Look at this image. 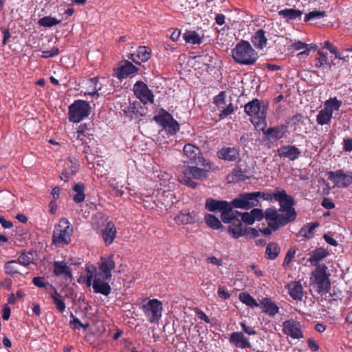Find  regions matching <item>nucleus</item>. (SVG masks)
I'll return each mask as SVG.
<instances>
[{"instance_id": "12", "label": "nucleus", "mask_w": 352, "mask_h": 352, "mask_svg": "<svg viewBox=\"0 0 352 352\" xmlns=\"http://www.w3.org/2000/svg\"><path fill=\"white\" fill-rule=\"evenodd\" d=\"M265 219L267 221L268 227L260 231L265 236L271 234L272 232L287 225L278 218V211L275 208H269L265 210Z\"/></svg>"}, {"instance_id": "46", "label": "nucleus", "mask_w": 352, "mask_h": 352, "mask_svg": "<svg viewBox=\"0 0 352 352\" xmlns=\"http://www.w3.org/2000/svg\"><path fill=\"white\" fill-rule=\"evenodd\" d=\"M239 300L247 306L254 308L258 306L256 300L248 293L242 292L239 296Z\"/></svg>"}, {"instance_id": "36", "label": "nucleus", "mask_w": 352, "mask_h": 352, "mask_svg": "<svg viewBox=\"0 0 352 352\" xmlns=\"http://www.w3.org/2000/svg\"><path fill=\"white\" fill-rule=\"evenodd\" d=\"M85 185L81 183H77L73 188L74 191L76 194L73 197V200L75 203L80 204L85 199Z\"/></svg>"}, {"instance_id": "33", "label": "nucleus", "mask_w": 352, "mask_h": 352, "mask_svg": "<svg viewBox=\"0 0 352 352\" xmlns=\"http://www.w3.org/2000/svg\"><path fill=\"white\" fill-rule=\"evenodd\" d=\"M3 269L5 273L11 276L21 273L20 264L16 260H12L4 264Z\"/></svg>"}, {"instance_id": "60", "label": "nucleus", "mask_w": 352, "mask_h": 352, "mask_svg": "<svg viewBox=\"0 0 352 352\" xmlns=\"http://www.w3.org/2000/svg\"><path fill=\"white\" fill-rule=\"evenodd\" d=\"M252 218L255 221H261L263 219V217H265V212L261 209L258 208H254L250 212Z\"/></svg>"}, {"instance_id": "55", "label": "nucleus", "mask_w": 352, "mask_h": 352, "mask_svg": "<svg viewBox=\"0 0 352 352\" xmlns=\"http://www.w3.org/2000/svg\"><path fill=\"white\" fill-rule=\"evenodd\" d=\"M221 111L219 113V117L220 120H223L231 115L234 111V107L232 102H230L226 107L221 108Z\"/></svg>"}, {"instance_id": "25", "label": "nucleus", "mask_w": 352, "mask_h": 352, "mask_svg": "<svg viewBox=\"0 0 352 352\" xmlns=\"http://www.w3.org/2000/svg\"><path fill=\"white\" fill-rule=\"evenodd\" d=\"M116 228L112 221H108L104 230H102V237L106 245L113 243L116 236Z\"/></svg>"}, {"instance_id": "20", "label": "nucleus", "mask_w": 352, "mask_h": 352, "mask_svg": "<svg viewBox=\"0 0 352 352\" xmlns=\"http://www.w3.org/2000/svg\"><path fill=\"white\" fill-rule=\"evenodd\" d=\"M277 152L280 157L287 158L291 161L296 160L301 154L300 150L292 145L283 146L278 149Z\"/></svg>"}, {"instance_id": "38", "label": "nucleus", "mask_w": 352, "mask_h": 352, "mask_svg": "<svg viewBox=\"0 0 352 352\" xmlns=\"http://www.w3.org/2000/svg\"><path fill=\"white\" fill-rule=\"evenodd\" d=\"M183 37L186 43L192 45H199L203 42V38L195 31H186Z\"/></svg>"}, {"instance_id": "17", "label": "nucleus", "mask_w": 352, "mask_h": 352, "mask_svg": "<svg viewBox=\"0 0 352 352\" xmlns=\"http://www.w3.org/2000/svg\"><path fill=\"white\" fill-rule=\"evenodd\" d=\"M116 264L112 256L100 257L98 263V272L94 274H100L106 279H111V271L115 268Z\"/></svg>"}, {"instance_id": "59", "label": "nucleus", "mask_w": 352, "mask_h": 352, "mask_svg": "<svg viewBox=\"0 0 352 352\" xmlns=\"http://www.w3.org/2000/svg\"><path fill=\"white\" fill-rule=\"evenodd\" d=\"M323 47L329 50L331 54H335L336 58L342 59L340 54L337 51V48L333 46L329 41H324Z\"/></svg>"}, {"instance_id": "27", "label": "nucleus", "mask_w": 352, "mask_h": 352, "mask_svg": "<svg viewBox=\"0 0 352 352\" xmlns=\"http://www.w3.org/2000/svg\"><path fill=\"white\" fill-rule=\"evenodd\" d=\"M251 41L256 49H263L266 47L267 43L265 32L262 29L257 30L252 36Z\"/></svg>"}, {"instance_id": "10", "label": "nucleus", "mask_w": 352, "mask_h": 352, "mask_svg": "<svg viewBox=\"0 0 352 352\" xmlns=\"http://www.w3.org/2000/svg\"><path fill=\"white\" fill-rule=\"evenodd\" d=\"M184 162L188 165H199L204 167L208 166V163L204 160L201 150L199 147L192 144H186L184 148Z\"/></svg>"}, {"instance_id": "63", "label": "nucleus", "mask_w": 352, "mask_h": 352, "mask_svg": "<svg viewBox=\"0 0 352 352\" xmlns=\"http://www.w3.org/2000/svg\"><path fill=\"white\" fill-rule=\"evenodd\" d=\"M240 325L243 331L249 336H254L256 334V331L252 327L248 326L245 322H241Z\"/></svg>"}, {"instance_id": "64", "label": "nucleus", "mask_w": 352, "mask_h": 352, "mask_svg": "<svg viewBox=\"0 0 352 352\" xmlns=\"http://www.w3.org/2000/svg\"><path fill=\"white\" fill-rule=\"evenodd\" d=\"M241 221H243L248 225H252L254 223V219L250 212H243Z\"/></svg>"}, {"instance_id": "5", "label": "nucleus", "mask_w": 352, "mask_h": 352, "mask_svg": "<svg viewBox=\"0 0 352 352\" xmlns=\"http://www.w3.org/2000/svg\"><path fill=\"white\" fill-rule=\"evenodd\" d=\"M73 227L65 218H62L54 227L52 235V243L58 247H63L71 241Z\"/></svg>"}, {"instance_id": "8", "label": "nucleus", "mask_w": 352, "mask_h": 352, "mask_svg": "<svg viewBox=\"0 0 352 352\" xmlns=\"http://www.w3.org/2000/svg\"><path fill=\"white\" fill-rule=\"evenodd\" d=\"M244 109L253 124L259 126L265 123L267 107L265 105L261 106L259 100H252L244 106Z\"/></svg>"}, {"instance_id": "52", "label": "nucleus", "mask_w": 352, "mask_h": 352, "mask_svg": "<svg viewBox=\"0 0 352 352\" xmlns=\"http://www.w3.org/2000/svg\"><path fill=\"white\" fill-rule=\"evenodd\" d=\"M32 283L37 287L41 288H45L47 290L50 288L52 290H54L55 288L51 284H50L47 281H46L44 277H34L32 279Z\"/></svg>"}, {"instance_id": "47", "label": "nucleus", "mask_w": 352, "mask_h": 352, "mask_svg": "<svg viewBox=\"0 0 352 352\" xmlns=\"http://www.w3.org/2000/svg\"><path fill=\"white\" fill-rule=\"evenodd\" d=\"M51 297L53 299L56 309L60 313L65 311L66 307L65 303L56 289L53 290V293L51 294Z\"/></svg>"}, {"instance_id": "31", "label": "nucleus", "mask_w": 352, "mask_h": 352, "mask_svg": "<svg viewBox=\"0 0 352 352\" xmlns=\"http://www.w3.org/2000/svg\"><path fill=\"white\" fill-rule=\"evenodd\" d=\"M261 304L264 308L263 312L270 316H275L279 311V307L270 298H263Z\"/></svg>"}, {"instance_id": "28", "label": "nucleus", "mask_w": 352, "mask_h": 352, "mask_svg": "<svg viewBox=\"0 0 352 352\" xmlns=\"http://www.w3.org/2000/svg\"><path fill=\"white\" fill-rule=\"evenodd\" d=\"M54 274L56 276L64 274L69 278L72 277V270L64 261L54 262Z\"/></svg>"}, {"instance_id": "50", "label": "nucleus", "mask_w": 352, "mask_h": 352, "mask_svg": "<svg viewBox=\"0 0 352 352\" xmlns=\"http://www.w3.org/2000/svg\"><path fill=\"white\" fill-rule=\"evenodd\" d=\"M60 23V20H58L56 18L52 17L51 16L41 18L38 21V24L39 25L45 28H51L59 24Z\"/></svg>"}, {"instance_id": "35", "label": "nucleus", "mask_w": 352, "mask_h": 352, "mask_svg": "<svg viewBox=\"0 0 352 352\" xmlns=\"http://www.w3.org/2000/svg\"><path fill=\"white\" fill-rule=\"evenodd\" d=\"M175 221L177 224H191L196 221L195 215L188 212V213H179L175 216L174 219Z\"/></svg>"}, {"instance_id": "37", "label": "nucleus", "mask_w": 352, "mask_h": 352, "mask_svg": "<svg viewBox=\"0 0 352 352\" xmlns=\"http://www.w3.org/2000/svg\"><path fill=\"white\" fill-rule=\"evenodd\" d=\"M141 108L140 103L139 102H135L130 103L129 105L124 107L122 109L124 113L129 118H133L135 116H138L140 113V109Z\"/></svg>"}, {"instance_id": "29", "label": "nucleus", "mask_w": 352, "mask_h": 352, "mask_svg": "<svg viewBox=\"0 0 352 352\" xmlns=\"http://www.w3.org/2000/svg\"><path fill=\"white\" fill-rule=\"evenodd\" d=\"M327 255L328 252L324 248H316L312 252L311 256L309 258V261L311 263L312 265L316 266V267H317L318 266L320 265L319 262L325 257H327Z\"/></svg>"}, {"instance_id": "3", "label": "nucleus", "mask_w": 352, "mask_h": 352, "mask_svg": "<svg viewBox=\"0 0 352 352\" xmlns=\"http://www.w3.org/2000/svg\"><path fill=\"white\" fill-rule=\"evenodd\" d=\"M87 278L86 285L87 287L92 285L94 292L108 296L111 291L109 281L111 279H106L101 276L100 274H94L96 267L94 266H86Z\"/></svg>"}, {"instance_id": "53", "label": "nucleus", "mask_w": 352, "mask_h": 352, "mask_svg": "<svg viewBox=\"0 0 352 352\" xmlns=\"http://www.w3.org/2000/svg\"><path fill=\"white\" fill-rule=\"evenodd\" d=\"M88 128L87 124H80L76 131V139L80 140L82 142H85L84 137L86 136L87 133Z\"/></svg>"}, {"instance_id": "9", "label": "nucleus", "mask_w": 352, "mask_h": 352, "mask_svg": "<svg viewBox=\"0 0 352 352\" xmlns=\"http://www.w3.org/2000/svg\"><path fill=\"white\" fill-rule=\"evenodd\" d=\"M91 106L87 101L76 100L69 107V120L74 123L80 122L89 115Z\"/></svg>"}, {"instance_id": "43", "label": "nucleus", "mask_w": 352, "mask_h": 352, "mask_svg": "<svg viewBox=\"0 0 352 352\" xmlns=\"http://www.w3.org/2000/svg\"><path fill=\"white\" fill-rule=\"evenodd\" d=\"M278 14L287 19L294 20L302 14V12L293 8H286L278 12Z\"/></svg>"}, {"instance_id": "14", "label": "nucleus", "mask_w": 352, "mask_h": 352, "mask_svg": "<svg viewBox=\"0 0 352 352\" xmlns=\"http://www.w3.org/2000/svg\"><path fill=\"white\" fill-rule=\"evenodd\" d=\"M328 179L339 188H347L352 184V172H344L342 169L329 171Z\"/></svg>"}, {"instance_id": "57", "label": "nucleus", "mask_w": 352, "mask_h": 352, "mask_svg": "<svg viewBox=\"0 0 352 352\" xmlns=\"http://www.w3.org/2000/svg\"><path fill=\"white\" fill-rule=\"evenodd\" d=\"M214 103L220 109L223 108L226 104V93L224 91L220 92L214 98Z\"/></svg>"}, {"instance_id": "18", "label": "nucleus", "mask_w": 352, "mask_h": 352, "mask_svg": "<svg viewBox=\"0 0 352 352\" xmlns=\"http://www.w3.org/2000/svg\"><path fill=\"white\" fill-rule=\"evenodd\" d=\"M138 68L129 60H122L120 66L113 70V76L122 80L131 75L135 74Z\"/></svg>"}, {"instance_id": "49", "label": "nucleus", "mask_w": 352, "mask_h": 352, "mask_svg": "<svg viewBox=\"0 0 352 352\" xmlns=\"http://www.w3.org/2000/svg\"><path fill=\"white\" fill-rule=\"evenodd\" d=\"M204 219L207 226L212 229H219L222 226L218 217L214 214H207L205 215Z\"/></svg>"}, {"instance_id": "23", "label": "nucleus", "mask_w": 352, "mask_h": 352, "mask_svg": "<svg viewBox=\"0 0 352 352\" xmlns=\"http://www.w3.org/2000/svg\"><path fill=\"white\" fill-rule=\"evenodd\" d=\"M151 54V50L146 46H140L137 50L136 54L131 53L128 58L131 59L134 63L140 64V61H147Z\"/></svg>"}, {"instance_id": "32", "label": "nucleus", "mask_w": 352, "mask_h": 352, "mask_svg": "<svg viewBox=\"0 0 352 352\" xmlns=\"http://www.w3.org/2000/svg\"><path fill=\"white\" fill-rule=\"evenodd\" d=\"M287 131V127L285 125L278 126L277 127H270L267 129L265 134L274 140L282 138Z\"/></svg>"}, {"instance_id": "61", "label": "nucleus", "mask_w": 352, "mask_h": 352, "mask_svg": "<svg viewBox=\"0 0 352 352\" xmlns=\"http://www.w3.org/2000/svg\"><path fill=\"white\" fill-rule=\"evenodd\" d=\"M59 54V50L56 47H53L50 50H44L42 51L41 56L45 58H47L50 57H53Z\"/></svg>"}, {"instance_id": "41", "label": "nucleus", "mask_w": 352, "mask_h": 352, "mask_svg": "<svg viewBox=\"0 0 352 352\" xmlns=\"http://www.w3.org/2000/svg\"><path fill=\"white\" fill-rule=\"evenodd\" d=\"M342 105V101L337 99L336 97L330 98L326 100L324 104V108L333 116L334 111H338Z\"/></svg>"}, {"instance_id": "54", "label": "nucleus", "mask_w": 352, "mask_h": 352, "mask_svg": "<svg viewBox=\"0 0 352 352\" xmlns=\"http://www.w3.org/2000/svg\"><path fill=\"white\" fill-rule=\"evenodd\" d=\"M326 16L324 11L313 10L305 14V21H311L315 19H321Z\"/></svg>"}, {"instance_id": "11", "label": "nucleus", "mask_w": 352, "mask_h": 352, "mask_svg": "<svg viewBox=\"0 0 352 352\" xmlns=\"http://www.w3.org/2000/svg\"><path fill=\"white\" fill-rule=\"evenodd\" d=\"M155 122L159 124L170 135H175L179 129L178 122L173 116L164 109H161L154 117Z\"/></svg>"}, {"instance_id": "22", "label": "nucleus", "mask_w": 352, "mask_h": 352, "mask_svg": "<svg viewBox=\"0 0 352 352\" xmlns=\"http://www.w3.org/2000/svg\"><path fill=\"white\" fill-rule=\"evenodd\" d=\"M286 288L290 297L295 300L301 301L303 298V287L300 281H291L287 283Z\"/></svg>"}, {"instance_id": "26", "label": "nucleus", "mask_w": 352, "mask_h": 352, "mask_svg": "<svg viewBox=\"0 0 352 352\" xmlns=\"http://www.w3.org/2000/svg\"><path fill=\"white\" fill-rule=\"evenodd\" d=\"M230 203L226 201L217 200L208 198L206 201V209L210 212H221L229 206Z\"/></svg>"}, {"instance_id": "34", "label": "nucleus", "mask_w": 352, "mask_h": 352, "mask_svg": "<svg viewBox=\"0 0 352 352\" xmlns=\"http://www.w3.org/2000/svg\"><path fill=\"white\" fill-rule=\"evenodd\" d=\"M318 226L319 223L316 222L307 223L300 228L298 235L305 239H311L313 237L315 229Z\"/></svg>"}, {"instance_id": "39", "label": "nucleus", "mask_w": 352, "mask_h": 352, "mask_svg": "<svg viewBox=\"0 0 352 352\" xmlns=\"http://www.w3.org/2000/svg\"><path fill=\"white\" fill-rule=\"evenodd\" d=\"M280 252V248L277 243L270 242L267 244L265 250V254L270 260H274L277 258Z\"/></svg>"}, {"instance_id": "40", "label": "nucleus", "mask_w": 352, "mask_h": 352, "mask_svg": "<svg viewBox=\"0 0 352 352\" xmlns=\"http://www.w3.org/2000/svg\"><path fill=\"white\" fill-rule=\"evenodd\" d=\"M248 179L245 172L241 168L234 169L231 174L227 176V181L230 182H236L239 181H245Z\"/></svg>"}, {"instance_id": "56", "label": "nucleus", "mask_w": 352, "mask_h": 352, "mask_svg": "<svg viewBox=\"0 0 352 352\" xmlns=\"http://www.w3.org/2000/svg\"><path fill=\"white\" fill-rule=\"evenodd\" d=\"M295 255H296V250L295 248H290L285 256V258H284V261H283V266L284 267H286L289 265V264L293 261V259L295 257Z\"/></svg>"}, {"instance_id": "15", "label": "nucleus", "mask_w": 352, "mask_h": 352, "mask_svg": "<svg viewBox=\"0 0 352 352\" xmlns=\"http://www.w3.org/2000/svg\"><path fill=\"white\" fill-rule=\"evenodd\" d=\"M133 92L137 98L144 104H152L154 95L148 86L142 81H138L133 85Z\"/></svg>"}, {"instance_id": "16", "label": "nucleus", "mask_w": 352, "mask_h": 352, "mask_svg": "<svg viewBox=\"0 0 352 352\" xmlns=\"http://www.w3.org/2000/svg\"><path fill=\"white\" fill-rule=\"evenodd\" d=\"M283 333L293 339H301L304 337L300 323L293 319L283 323Z\"/></svg>"}, {"instance_id": "13", "label": "nucleus", "mask_w": 352, "mask_h": 352, "mask_svg": "<svg viewBox=\"0 0 352 352\" xmlns=\"http://www.w3.org/2000/svg\"><path fill=\"white\" fill-rule=\"evenodd\" d=\"M260 197L259 192L241 194L239 197L232 200V206L236 208L248 210L257 206Z\"/></svg>"}, {"instance_id": "6", "label": "nucleus", "mask_w": 352, "mask_h": 352, "mask_svg": "<svg viewBox=\"0 0 352 352\" xmlns=\"http://www.w3.org/2000/svg\"><path fill=\"white\" fill-rule=\"evenodd\" d=\"M197 166L189 164L184 166L182 175L179 177V182L192 188H195L197 186V183L194 182L192 178L202 180L207 177V170L199 168Z\"/></svg>"}, {"instance_id": "42", "label": "nucleus", "mask_w": 352, "mask_h": 352, "mask_svg": "<svg viewBox=\"0 0 352 352\" xmlns=\"http://www.w3.org/2000/svg\"><path fill=\"white\" fill-rule=\"evenodd\" d=\"M326 65L328 66L329 69H331V65L329 62L327 54L322 51H318V57L316 58L315 67L321 68L324 71Z\"/></svg>"}, {"instance_id": "30", "label": "nucleus", "mask_w": 352, "mask_h": 352, "mask_svg": "<svg viewBox=\"0 0 352 352\" xmlns=\"http://www.w3.org/2000/svg\"><path fill=\"white\" fill-rule=\"evenodd\" d=\"M248 228L243 227L241 222H234L229 226L228 232L234 239H239L247 234Z\"/></svg>"}, {"instance_id": "2", "label": "nucleus", "mask_w": 352, "mask_h": 352, "mask_svg": "<svg viewBox=\"0 0 352 352\" xmlns=\"http://www.w3.org/2000/svg\"><path fill=\"white\" fill-rule=\"evenodd\" d=\"M276 201H278L280 204L278 211L285 213V214H281L278 212V218L286 224L294 221L296 218L297 214L293 207L294 205L293 197L291 195H288L285 190H282L278 191Z\"/></svg>"}, {"instance_id": "48", "label": "nucleus", "mask_w": 352, "mask_h": 352, "mask_svg": "<svg viewBox=\"0 0 352 352\" xmlns=\"http://www.w3.org/2000/svg\"><path fill=\"white\" fill-rule=\"evenodd\" d=\"M291 48L294 50L298 51V50H303L302 52H300L298 54V56H300L302 55L308 56L310 52V47H309V45H307L305 43H303L300 41H297L294 42L291 45Z\"/></svg>"}, {"instance_id": "19", "label": "nucleus", "mask_w": 352, "mask_h": 352, "mask_svg": "<svg viewBox=\"0 0 352 352\" xmlns=\"http://www.w3.org/2000/svg\"><path fill=\"white\" fill-rule=\"evenodd\" d=\"M217 156L219 159L228 161L235 162L240 157V151L235 147H222L217 152Z\"/></svg>"}, {"instance_id": "1", "label": "nucleus", "mask_w": 352, "mask_h": 352, "mask_svg": "<svg viewBox=\"0 0 352 352\" xmlns=\"http://www.w3.org/2000/svg\"><path fill=\"white\" fill-rule=\"evenodd\" d=\"M234 60L241 65H253L258 56L248 41H239L232 51Z\"/></svg>"}, {"instance_id": "4", "label": "nucleus", "mask_w": 352, "mask_h": 352, "mask_svg": "<svg viewBox=\"0 0 352 352\" xmlns=\"http://www.w3.org/2000/svg\"><path fill=\"white\" fill-rule=\"evenodd\" d=\"M327 267L323 264L319 265L311 272L310 281L316 291L323 295L329 292L331 282L327 274Z\"/></svg>"}, {"instance_id": "24", "label": "nucleus", "mask_w": 352, "mask_h": 352, "mask_svg": "<svg viewBox=\"0 0 352 352\" xmlns=\"http://www.w3.org/2000/svg\"><path fill=\"white\" fill-rule=\"evenodd\" d=\"M78 170V164L76 160L69 159L65 162V168L60 175V179L65 182Z\"/></svg>"}, {"instance_id": "45", "label": "nucleus", "mask_w": 352, "mask_h": 352, "mask_svg": "<svg viewBox=\"0 0 352 352\" xmlns=\"http://www.w3.org/2000/svg\"><path fill=\"white\" fill-rule=\"evenodd\" d=\"M332 115L324 108L319 111L316 116V122L319 125L329 124L331 122Z\"/></svg>"}, {"instance_id": "58", "label": "nucleus", "mask_w": 352, "mask_h": 352, "mask_svg": "<svg viewBox=\"0 0 352 352\" xmlns=\"http://www.w3.org/2000/svg\"><path fill=\"white\" fill-rule=\"evenodd\" d=\"M16 261H18L21 267L30 265L32 262V258L30 257V254H22Z\"/></svg>"}, {"instance_id": "21", "label": "nucleus", "mask_w": 352, "mask_h": 352, "mask_svg": "<svg viewBox=\"0 0 352 352\" xmlns=\"http://www.w3.org/2000/svg\"><path fill=\"white\" fill-rule=\"evenodd\" d=\"M229 342L239 349H247L251 346L249 339L240 331L233 332L230 336Z\"/></svg>"}, {"instance_id": "44", "label": "nucleus", "mask_w": 352, "mask_h": 352, "mask_svg": "<svg viewBox=\"0 0 352 352\" xmlns=\"http://www.w3.org/2000/svg\"><path fill=\"white\" fill-rule=\"evenodd\" d=\"M98 79L97 77L92 78L89 80V91L87 93H85V95H89L95 98H98L100 94H98V91L101 89V87L98 86Z\"/></svg>"}, {"instance_id": "7", "label": "nucleus", "mask_w": 352, "mask_h": 352, "mask_svg": "<svg viewBox=\"0 0 352 352\" xmlns=\"http://www.w3.org/2000/svg\"><path fill=\"white\" fill-rule=\"evenodd\" d=\"M140 307L151 323H157L161 319L163 306L160 300L145 298L142 300Z\"/></svg>"}, {"instance_id": "51", "label": "nucleus", "mask_w": 352, "mask_h": 352, "mask_svg": "<svg viewBox=\"0 0 352 352\" xmlns=\"http://www.w3.org/2000/svg\"><path fill=\"white\" fill-rule=\"evenodd\" d=\"M234 208L232 206V201L230 202L229 204V206L227 207V209L223 210L221 212V218L223 223H231L232 221H234V217H232V209Z\"/></svg>"}, {"instance_id": "62", "label": "nucleus", "mask_w": 352, "mask_h": 352, "mask_svg": "<svg viewBox=\"0 0 352 352\" xmlns=\"http://www.w3.org/2000/svg\"><path fill=\"white\" fill-rule=\"evenodd\" d=\"M217 294L219 297L223 300H227L230 298L231 296V294L228 291H226L225 287L223 286L219 287Z\"/></svg>"}]
</instances>
